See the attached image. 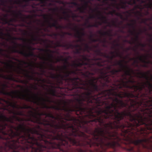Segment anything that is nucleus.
<instances>
[{
    "mask_svg": "<svg viewBox=\"0 0 152 152\" xmlns=\"http://www.w3.org/2000/svg\"><path fill=\"white\" fill-rule=\"evenodd\" d=\"M10 114H12L13 115H19L26 116V115L25 114L23 111H15L14 109L10 110L8 109H6Z\"/></svg>",
    "mask_w": 152,
    "mask_h": 152,
    "instance_id": "nucleus-26",
    "label": "nucleus"
},
{
    "mask_svg": "<svg viewBox=\"0 0 152 152\" xmlns=\"http://www.w3.org/2000/svg\"><path fill=\"white\" fill-rule=\"evenodd\" d=\"M0 71L1 72H11V71H9L8 70H4L3 69H0Z\"/></svg>",
    "mask_w": 152,
    "mask_h": 152,
    "instance_id": "nucleus-63",
    "label": "nucleus"
},
{
    "mask_svg": "<svg viewBox=\"0 0 152 152\" xmlns=\"http://www.w3.org/2000/svg\"><path fill=\"white\" fill-rule=\"evenodd\" d=\"M44 105L41 107L42 108H45L46 109H54L55 105L48 106L47 104H44Z\"/></svg>",
    "mask_w": 152,
    "mask_h": 152,
    "instance_id": "nucleus-41",
    "label": "nucleus"
},
{
    "mask_svg": "<svg viewBox=\"0 0 152 152\" xmlns=\"http://www.w3.org/2000/svg\"><path fill=\"white\" fill-rule=\"evenodd\" d=\"M95 52L98 56H103L104 58H108L109 57V55L107 54L106 53H104L102 52L101 50L99 49H97L95 51Z\"/></svg>",
    "mask_w": 152,
    "mask_h": 152,
    "instance_id": "nucleus-30",
    "label": "nucleus"
},
{
    "mask_svg": "<svg viewBox=\"0 0 152 152\" xmlns=\"http://www.w3.org/2000/svg\"><path fill=\"white\" fill-rule=\"evenodd\" d=\"M80 56L81 62H74L71 65L74 68L72 70H69L66 65L61 68L58 66V69H57L51 64H49V69L62 72L64 74L63 81L66 84L67 90L73 93L72 95L84 97L95 103L97 100L93 94L99 89L96 84L98 79L94 77L90 79L91 75H94V73L90 72L91 69L88 65L91 60L84 55H80Z\"/></svg>",
    "mask_w": 152,
    "mask_h": 152,
    "instance_id": "nucleus-3",
    "label": "nucleus"
},
{
    "mask_svg": "<svg viewBox=\"0 0 152 152\" xmlns=\"http://www.w3.org/2000/svg\"><path fill=\"white\" fill-rule=\"evenodd\" d=\"M63 14L66 15V16L61 17H60L61 19H64L65 20L69 21V18L70 17V15L69 14V12L65 11H64Z\"/></svg>",
    "mask_w": 152,
    "mask_h": 152,
    "instance_id": "nucleus-34",
    "label": "nucleus"
},
{
    "mask_svg": "<svg viewBox=\"0 0 152 152\" xmlns=\"http://www.w3.org/2000/svg\"><path fill=\"white\" fill-rule=\"evenodd\" d=\"M40 50L42 51L48 53V56L49 58H46L45 56L41 57L39 56V59L41 60H42L45 61H47L48 60H49L52 63L53 62V61L52 59H51L50 58H52L53 57V55L51 54H50L48 53H54V52L53 51L50 49H40Z\"/></svg>",
    "mask_w": 152,
    "mask_h": 152,
    "instance_id": "nucleus-20",
    "label": "nucleus"
},
{
    "mask_svg": "<svg viewBox=\"0 0 152 152\" xmlns=\"http://www.w3.org/2000/svg\"><path fill=\"white\" fill-rule=\"evenodd\" d=\"M70 12H71L72 13V15L71 17L73 18H77L78 17V16L76 14L72 13V12L71 11H70Z\"/></svg>",
    "mask_w": 152,
    "mask_h": 152,
    "instance_id": "nucleus-55",
    "label": "nucleus"
},
{
    "mask_svg": "<svg viewBox=\"0 0 152 152\" xmlns=\"http://www.w3.org/2000/svg\"><path fill=\"white\" fill-rule=\"evenodd\" d=\"M131 22H132L133 23H128L127 25L128 26L132 27L133 28V30L132 31L130 29L129 31V32L132 35L135 34V37L134 39V41H133L127 40L126 39L124 40V42H127L130 44L135 43V41H138L139 39V33H136V32L135 27V25L136 23V20H131Z\"/></svg>",
    "mask_w": 152,
    "mask_h": 152,
    "instance_id": "nucleus-14",
    "label": "nucleus"
},
{
    "mask_svg": "<svg viewBox=\"0 0 152 152\" xmlns=\"http://www.w3.org/2000/svg\"><path fill=\"white\" fill-rule=\"evenodd\" d=\"M17 115L8 118L2 114H1L0 118L2 123H0V134L11 143L14 141V145L20 151L38 152L39 149L37 147H40L41 145L34 135V133H38L35 129L27 126L24 123L17 127L12 124H15V121L19 122L31 121H32V118H21Z\"/></svg>",
    "mask_w": 152,
    "mask_h": 152,
    "instance_id": "nucleus-5",
    "label": "nucleus"
},
{
    "mask_svg": "<svg viewBox=\"0 0 152 152\" xmlns=\"http://www.w3.org/2000/svg\"><path fill=\"white\" fill-rule=\"evenodd\" d=\"M12 15L14 17H15L17 18H20L21 19L22 21L23 22H26V18H28L30 17V16L28 15L26 16V17H23V15L21 11L20 10L16 11H15V12L13 13Z\"/></svg>",
    "mask_w": 152,
    "mask_h": 152,
    "instance_id": "nucleus-22",
    "label": "nucleus"
},
{
    "mask_svg": "<svg viewBox=\"0 0 152 152\" xmlns=\"http://www.w3.org/2000/svg\"><path fill=\"white\" fill-rule=\"evenodd\" d=\"M27 109H30L33 110L34 112L36 111V109H35L34 108H33L32 107H31L30 106H28L27 105Z\"/></svg>",
    "mask_w": 152,
    "mask_h": 152,
    "instance_id": "nucleus-59",
    "label": "nucleus"
},
{
    "mask_svg": "<svg viewBox=\"0 0 152 152\" xmlns=\"http://www.w3.org/2000/svg\"><path fill=\"white\" fill-rule=\"evenodd\" d=\"M126 4L131 5H134L132 2H131V1H130V0L128 1H124L122 0L121 1V4L123 5H126Z\"/></svg>",
    "mask_w": 152,
    "mask_h": 152,
    "instance_id": "nucleus-39",
    "label": "nucleus"
},
{
    "mask_svg": "<svg viewBox=\"0 0 152 152\" xmlns=\"http://www.w3.org/2000/svg\"><path fill=\"white\" fill-rule=\"evenodd\" d=\"M12 43L14 44L15 46L12 48V51L13 53H18L25 57H29L30 56H34V54L31 50H34V48H33L32 47L29 45H28L27 46L28 49L30 50L28 53H27L24 50H20L17 49V48L18 46H22L23 48H25L26 46L24 45H22L20 44H18L13 41H12Z\"/></svg>",
    "mask_w": 152,
    "mask_h": 152,
    "instance_id": "nucleus-11",
    "label": "nucleus"
},
{
    "mask_svg": "<svg viewBox=\"0 0 152 152\" xmlns=\"http://www.w3.org/2000/svg\"><path fill=\"white\" fill-rule=\"evenodd\" d=\"M49 10L50 11H52L53 12H55L58 11V7H56L55 8H50L49 9Z\"/></svg>",
    "mask_w": 152,
    "mask_h": 152,
    "instance_id": "nucleus-51",
    "label": "nucleus"
},
{
    "mask_svg": "<svg viewBox=\"0 0 152 152\" xmlns=\"http://www.w3.org/2000/svg\"><path fill=\"white\" fill-rule=\"evenodd\" d=\"M82 44L84 45V48L83 49V51H86L88 52H89L90 50L91 49V48L89 46V45L87 43H82Z\"/></svg>",
    "mask_w": 152,
    "mask_h": 152,
    "instance_id": "nucleus-36",
    "label": "nucleus"
},
{
    "mask_svg": "<svg viewBox=\"0 0 152 152\" xmlns=\"http://www.w3.org/2000/svg\"><path fill=\"white\" fill-rule=\"evenodd\" d=\"M98 32L99 34L102 36L107 35L110 37L112 36V35L111 34V31H109L102 32L101 31H98Z\"/></svg>",
    "mask_w": 152,
    "mask_h": 152,
    "instance_id": "nucleus-33",
    "label": "nucleus"
},
{
    "mask_svg": "<svg viewBox=\"0 0 152 152\" xmlns=\"http://www.w3.org/2000/svg\"><path fill=\"white\" fill-rule=\"evenodd\" d=\"M12 62V61L11 60H9L8 62H5L0 60V63L4 64L6 65L7 67H10V68L12 67V66L10 64V63Z\"/></svg>",
    "mask_w": 152,
    "mask_h": 152,
    "instance_id": "nucleus-37",
    "label": "nucleus"
},
{
    "mask_svg": "<svg viewBox=\"0 0 152 152\" xmlns=\"http://www.w3.org/2000/svg\"><path fill=\"white\" fill-rule=\"evenodd\" d=\"M140 7V4H138V5H136L135 6H134V8L132 9V11H134L135 10H136L137 9H139V8Z\"/></svg>",
    "mask_w": 152,
    "mask_h": 152,
    "instance_id": "nucleus-57",
    "label": "nucleus"
},
{
    "mask_svg": "<svg viewBox=\"0 0 152 152\" xmlns=\"http://www.w3.org/2000/svg\"><path fill=\"white\" fill-rule=\"evenodd\" d=\"M3 30L2 29L1 31H0V38L2 39H5V38L4 37V36H7L9 38L6 39V40L8 41L9 39L10 40H16L18 39L21 40L24 42H26L27 41V39H26L24 38H17L16 37H12L11 35L9 33H7V34H4L3 31Z\"/></svg>",
    "mask_w": 152,
    "mask_h": 152,
    "instance_id": "nucleus-18",
    "label": "nucleus"
},
{
    "mask_svg": "<svg viewBox=\"0 0 152 152\" xmlns=\"http://www.w3.org/2000/svg\"><path fill=\"white\" fill-rule=\"evenodd\" d=\"M6 103L8 105L13 109L15 108L17 109H23V106H20L17 104V102H10L9 101H7L6 102Z\"/></svg>",
    "mask_w": 152,
    "mask_h": 152,
    "instance_id": "nucleus-27",
    "label": "nucleus"
},
{
    "mask_svg": "<svg viewBox=\"0 0 152 152\" xmlns=\"http://www.w3.org/2000/svg\"><path fill=\"white\" fill-rule=\"evenodd\" d=\"M94 60L95 61H99V62L95 63H91L90 61V64L88 65L90 68L91 71L92 72V73H94V75L96 73L99 74V77H95L98 79L96 84L98 86L99 88L98 91H95V92H101L100 89L98 85V82L100 83V85L102 87H109V84L108 83L111 81V79L110 78V72L111 70V66L110 65H107L106 66L102 68H98L95 67V65L99 66H103L105 65V62L108 63L110 62L109 60H103L102 58H94Z\"/></svg>",
    "mask_w": 152,
    "mask_h": 152,
    "instance_id": "nucleus-7",
    "label": "nucleus"
},
{
    "mask_svg": "<svg viewBox=\"0 0 152 152\" xmlns=\"http://www.w3.org/2000/svg\"><path fill=\"white\" fill-rule=\"evenodd\" d=\"M139 39H138V41H135V42H138L139 43V45L141 47H142V48H144V47H145L146 46V45L144 44H142L141 43H139Z\"/></svg>",
    "mask_w": 152,
    "mask_h": 152,
    "instance_id": "nucleus-54",
    "label": "nucleus"
},
{
    "mask_svg": "<svg viewBox=\"0 0 152 152\" xmlns=\"http://www.w3.org/2000/svg\"><path fill=\"white\" fill-rule=\"evenodd\" d=\"M91 0H80V1L83 2L84 5L82 7H78L77 10L81 13H85V10L88 6V3L90 2Z\"/></svg>",
    "mask_w": 152,
    "mask_h": 152,
    "instance_id": "nucleus-23",
    "label": "nucleus"
},
{
    "mask_svg": "<svg viewBox=\"0 0 152 152\" xmlns=\"http://www.w3.org/2000/svg\"><path fill=\"white\" fill-rule=\"evenodd\" d=\"M24 1L25 3L21 5L22 7L26 9L31 7L33 9H35L31 11L34 13H36L39 10L37 7L40 4H41L42 7H44L47 4V0H24Z\"/></svg>",
    "mask_w": 152,
    "mask_h": 152,
    "instance_id": "nucleus-9",
    "label": "nucleus"
},
{
    "mask_svg": "<svg viewBox=\"0 0 152 152\" xmlns=\"http://www.w3.org/2000/svg\"><path fill=\"white\" fill-rule=\"evenodd\" d=\"M115 15L118 16L120 17V18L121 19H124L123 15L121 13L117 12L116 13V14Z\"/></svg>",
    "mask_w": 152,
    "mask_h": 152,
    "instance_id": "nucleus-50",
    "label": "nucleus"
},
{
    "mask_svg": "<svg viewBox=\"0 0 152 152\" xmlns=\"http://www.w3.org/2000/svg\"><path fill=\"white\" fill-rule=\"evenodd\" d=\"M56 45L57 47H63L66 48L67 49L71 48L73 49L74 48L80 49V50H83V48L81 46L78 44L74 45L71 43L68 44H61L60 42L57 41L56 43Z\"/></svg>",
    "mask_w": 152,
    "mask_h": 152,
    "instance_id": "nucleus-16",
    "label": "nucleus"
},
{
    "mask_svg": "<svg viewBox=\"0 0 152 152\" xmlns=\"http://www.w3.org/2000/svg\"><path fill=\"white\" fill-rule=\"evenodd\" d=\"M62 59H63V56H61V58H58L56 59V61L55 62V63L59 62L60 61H62Z\"/></svg>",
    "mask_w": 152,
    "mask_h": 152,
    "instance_id": "nucleus-58",
    "label": "nucleus"
},
{
    "mask_svg": "<svg viewBox=\"0 0 152 152\" xmlns=\"http://www.w3.org/2000/svg\"><path fill=\"white\" fill-rule=\"evenodd\" d=\"M1 20L3 22V24H7L9 25H12L11 23L15 22L17 21V19L15 17L11 18L9 20H8V18H1Z\"/></svg>",
    "mask_w": 152,
    "mask_h": 152,
    "instance_id": "nucleus-25",
    "label": "nucleus"
},
{
    "mask_svg": "<svg viewBox=\"0 0 152 152\" xmlns=\"http://www.w3.org/2000/svg\"><path fill=\"white\" fill-rule=\"evenodd\" d=\"M66 34L69 35H71L72 34L69 32H64V34L62 35V37H64V34Z\"/></svg>",
    "mask_w": 152,
    "mask_h": 152,
    "instance_id": "nucleus-62",
    "label": "nucleus"
},
{
    "mask_svg": "<svg viewBox=\"0 0 152 152\" xmlns=\"http://www.w3.org/2000/svg\"><path fill=\"white\" fill-rule=\"evenodd\" d=\"M68 58H63L62 61H64V63L65 64V65H67L68 66V67H69V66L70 65V64L68 61ZM64 65H65V64Z\"/></svg>",
    "mask_w": 152,
    "mask_h": 152,
    "instance_id": "nucleus-46",
    "label": "nucleus"
},
{
    "mask_svg": "<svg viewBox=\"0 0 152 152\" xmlns=\"http://www.w3.org/2000/svg\"><path fill=\"white\" fill-rule=\"evenodd\" d=\"M72 30L76 32V34L75 35V37L79 39L78 41L82 43L84 40V39L83 38V37L86 35V33L84 31V29L82 28L81 30L83 31H80L78 29L77 27L75 26L74 27H72Z\"/></svg>",
    "mask_w": 152,
    "mask_h": 152,
    "instance_id": "nucleus-17",
    "label": "nucleus"
},
{
    "mask_svg": "<svg viewBox=\"0 0 152 152\" xmlns=\"http://www.w3.org/2000/svg\"><path fill=\"white\" fill-rule=\"evenodd\" d=\"M133 13H134L136 15L137 17L138 16L140 17H142L143 16L142 14L141 11H137L135 12H134Z\"/></svg>",
    "mask_w": 152,
    "mask_h": 152,
    "instance_id": "nucleus-47",
    "label": "nucleus"
},
{
    "mask_svg": "<svg viewBox=\"0 0 152 152\" xmlns=\"http://www.w3.org/2000/svg\"><path fill=\"white\" fill-rule=\"evenodd\" d=\"M73 1H72L70 2H69L67 3L68 4H72L73 5L75 6H79V4L76 2L75 1V0H72Z\"/></svg>",
    "mask_w": 152,
    "mask_h": 152,
    "instance_id": "nucleus-45",
    "label": "nucleus"
},
{
    "mask_svg": "<svg viewBox=\"0 0 152 152\" xmlns=\"http://www.w3.org/2000/svg\"><path fill=\"white\" fill-rule=\"evenodd\" d=\"M95 18V16L94 15H90L88 17V19H86V22L85 23V26H86L87 28H89L92 27L98 28L99 25H101L102 23L100 22H96L94 24H90L89 23V19H93Z\"/></svg>",
    "mask_w": 152,
    "mask_h": 152,
    "instance_id": "nucleus-19",
    "label": "nucleus"
},
{
    "mask_svg": "<svg viewBox=\"0 0 152 152\" xmlns=\"http://www.w3.org/2000/svg\"><path fill=\"white\" fill-rule=\"evenodd\" d=\"M0 1L1 2L0 5L4 7L7 6V4L8 1L12 4H19L21 3L20 1L19 0H9L8 1L7 0H0Z\"/></svg>",
    "mask_w": 152,
    "mask_h": 152,
    "instance_id": "nucleus-24",
    "label": "nucleus"
},
{
    "mask_svg": "<svg viewBox=\"0 0 152 152\" xmlns=\"http://www.w3.org/2000/svg\"><path fill=\"white\" fill-rule=\"evenodd\" d=\"M32 40L33 41H36L38 40H41L43 42H45V40L42 39H41L38 37L34 34H32L31 35Z\"/></svg>",
    "mask_w": 152,
    "mask_h": 152,
    "instance_id": "nucleus-35",
    "label": "nucleus"
},
{
    "mask_svg": "<svg viewBox=\"0 0 152 152\" xmlns=\"http://www.w3.org/2000/svg\"><path fill=\"white\" fill-rule=\"evenodd\" d=\"M99 8L98 6H96L94 9L92 8H91L90 9L93 12H97L98 13V14L96 15L97 18L102 20V23L108 24V26L110 27L112 25L116 27H119L120 24L117 23L116 21L114 20H112L111 22L112 24L110 23L108 21V19L106 17L103 15L101 11L99 10Z\"/></svg>",
    "mask_w": 152,
    "mask_h": 152,
    "instance_id": "nucleus-12",
    "label": "nucleus"
},
{
    "mask_svg": "<svg viewBox=\"0 0 152 152\" xmlns=\"http://www.w3.org/2000/svg\"><path fill=\"white\" fill-rule=\"evenodd\" d=\"M130 60H134V63H138V61H137V60L135 58H130Z\"/></svg>",
    "mask_w": 152,
    "mask_h": 152,
    "instance_id": "nucleus-64",
    "label": "nucleus"
},
{
    "mask_svg": "<svg viewBox=\"0 0 152 152\" xmlns=\"http://www.w3.org/2000/svg\"><path fill=\"white\" fill-rule=\"evenodd\" d=\"M93 35L91 32V35L90 36V39L91 42H95L101 40L99 39H95L93 38Z\"/></svg>",
    "mask_w": 152,
    "mask_h": 152,
    "instance_id": "nucleus-38",
    "label": "nucleus"
},
{
    "mask_svg": "<svg viewBox=\"0 0 152 152\" xmlns=\"http://www.w3.org/2000/svg\"><path fill=\"white\" fill-rule=\"evenodd\" d=\"M82 50H80V49L76 48L75 49V53L80 54V56L81 57V58H79L78 60L80 61V59L82 58V57L80 56V54L81 53V51Z\"/></svg>",
    "mask_w": 152,
    "mask_h": 152,
    "instance_id": "nucleus-44",
    "label": "nucleus"
},
{
    "mask_svg": "<svg viewBox=\"0 0 152 152\" xmlns=\"http://www.w3.org/2000/svg\"><path fill=\"white\" fill-rule=\"evenodd\" d=\"M150 71L139 72L137 77L143 78L145 82H138L137 85H130L136 81L131 76L122 75L115 81V91L117 94L127 93L132 96L120 97L124 105L109 98L102 102L97 114H101L106 129L120 130L121 137L116 134L119 140H152V75Z\"/></svg>",
    "mask_w": 152,
    "mask_h": 152,
    "instance_id": "nucleus-1",
    "label": "nucleus"
},
{
    "mask_svg": "<svg viewBox=\"0 0 152 152\" xmlns=\"http://www.w3.org/2000/svg\"><path fill=\"white\" fill-rule=\"evenodd\" d=\"M113 45H114V46H113L112 47V49H115V47H120V44L117 43L115 44H114V43L113 44Z\"/></svg>",
    "mask_w": 152,
    "mask_h": 152,
    "instance_id": "nucleus-56",
    "label": "nucleus"
},
{
    "mask_svg": "<svg viewBox=\"0 0 152 152\" xmlns=\"http://www.w3.org/2000/svg\"><path fill=\"white\" fill-rule=\"evenodd\" d=\"M0 77H1L2 78H4V79H8V80H11L13 78L12 75H11L9 76L8 77H7L5 75H4L3 74H0Z\"/></svg>",
    "mask_w": 152,
    "mask_h": 152,
    "instance_id": "nucleus-42",
    "label": "nucleus"
},
{
    "mask_svg": "<svg viewBox=\"0 0 152 152\" xmlns=\"http://www.w3.org/2000/svg\"><path fill=\"white\" fill-rule=\"evenodd\" d=\"M118 71L117 69H113L109 73L110 74V78L111 79V81L108 83L109 87L111 88L110 89L102 91L101 92H99V94L95 95V99L97 100V102H95V104L98 106V107H101L103 105L101 104L102 102L106 100L107 98H109L112 101H115L120 104V105H124V104L123 102L121 100H119L117 98V96L120 97L126 96H132V94L126 92H121L117 94L115 92V88L114 87L116 84V81L122 77V75L121 77H119L118 75Z\"/></svg>",
    "mask_w": 152,
    "mask_h": 152,
    "instance_id": "nucleus-6",
    "label": "nucleus"
},
{
    "mask_svg": "<svg viewBox=\"0 0 152 152\" xmlns=\"http://www.w3.org/2000/svg\"><path fill=\"white\" fill-rule=\"evenodd\" d=\"M4 51V49L0 48V55L2 56H4L6 57L7 58L9 59L11 58V56L10 55L7 54H5L3 53Z\"/></svg>",
    "mask_w": 152,
    "mask_h": 152,
    "instance_id": "nucleus-40",
    "label": "nucleus"
},
{
    "mask_svg": "<svg viewBox=\"0 0 152 152\" xmlns=\"http://www.w3.org/2000/svg\"><path fill=\"white\" fill-rule=\"evenodd\" d=\"M75 105L69 107L66 101L62 107L54 109L63 111L61 115L63 127L56 130L61 139V148L67 152H115L117 136L105 128L101 114H97L99 107L92 100L77 97Z\"/></svg>",
    "mask_w": 152,
    "mask_h": 152,
    "instance_id": "nucleus-2",
    "label": "nucleus"
},
{
    "mask_svg": "<svg viewBox=\"0 0 152 152\" xmlns=\"http://www.w3.org/2000/svg\"><path fill=\"white\" fill-rule=\"evenodd\" d=\"M148 1H149V3L148 4H147L146 5V8H149L150 9H152V0H147Z\"/></svg>",
    "mask_w": 152,
    "mask_h": 152,
    "instance_id": "nucleus-43",
    "label": "nucleus"
},
{
    "mask_svg": "<svg viewBox=\"0 0 152 152\" xmlns=\"http://www.w3.org/2000/svg\"><path fill=\"white\" fill-rule=\"evenodd\" d=\"M110 5H109V6L108 7V8H110ZM111 6L112 7L116 8L117 9L119 10L120 8L122 9H126L128 7L127 5H123L122 4H118L116 3H114L111 4Z\"/></svg>",
    "mask_w": 152,
    "mask_h": 152,
    "instance_id": "nucleus-28",
    "label": "nucleus"
},
{
    "mask_svg": "<svg viewBox=\"0 0 152 152\" xmlns=\"http://www.w3.org/2000/svg\"><path fill=\"white\" fill-rule=\"evenodd\" d=\"M59 34L57 33H53L52 35H50V36H53L56 37L57 36L59 35Z\"/></svg>",
    "mask_w": 152,
    "mask_h": 152,
    "instance_id": "nucleus-61",
    "label": "nucleus"
},
{
    "mask_svg": "<svg viewBox=\"0 0 152 152\" xmlns=\"http://www.w3.org/2000/svg\"><path fill=\"white\" fill-rule=\"evenodd\" d=\"M50 77L52 79H56L57 80V83L59 85L64 84L63 79H64L62 75L59 74L56 75L51 73Z\"/></svg>",
    "mask_w": 152,
    "mask_h": 152,
    "instance_id": "nucleus-21",
    "label": "nucleus"
},
{
    "mask_svg": "<svg viewBox=\"0 0 152 152\" xmlns=\"http://www.w3.org/2000/svg\"><path fill=\"white\" fill-rule=\"evenodd\" d=\"M27 116L32 118L31 121L38 124L34 128L38 132L34 133L40 147L38 152H67L61 148L58 142L61 139L56 130L63 127L61 115L57 114L55 117L51 112L40 113L30 110Z\"/></svg>",
    "mask_w": 152,
    "mask_h": 152,
    "instance_id": "nucleus-4",
    "label": "nucleus"
},
{
    "mask_svg": "<svg viewBox=\"0 0 152 152\" xmlns=\"http://www.w3.org/2000/svg\"><path fill=\"white\" fill-rule=\"evenodd\" d=\"M149 2V3H148V4H149V1H148ZM140 3L141 4H144V3H145V4L144 5V7L145 8H146V6H145V5L147 4H148V3H147V1H146V0H140Z\"/></svg>",
    "mask_w": 152,
    "mask_h": 152,
    "instance_id": "nucleus-52",
    "label": "nucleus"
},
{
    "mask_svg": "<svg viewBox=\"0 0 152 152\" xmlns=\"http://www.w3.org/2000/svg\"><path fill=\"white\" fill-rule=\"evenodd\" d=\"M43 17L44 19L47 20V21L48 23L49 27L50 28L53 27L57 29L67 28L72 29V26L74 25V24L71 23H69L67 26H65L59 25L58 24L57 20L54 19L51 15L49 16L47 15H44Z\"/></svg>",
    "mask_w": 152,
    "mask_h": 152,
    "instance_id": "nucleus-10",
    "label": "nucleus"
},
{
    "mask_svg": "<svg viewBox=\"0 0 152 152\" xmlns=\"http://www.w3.org/2000/svg\"><path fill=\"white\" fill-rule=\"evenodd\" d=\"M147 21V19L146 18L142 19V23L145 24V23H146V22Z\"/></svg>",
    "mask_w": 152,
    "mask_h": 152,
    "instance_id": "nucleus-60",
    "label": "nucleus"
},
{
    "mask_svg": "<svg viewBox=\"0 0 152 152\" xmlns=\"http://www.w3.org/2000/svg\"><path fill=\"white\" fill-rule=\"evenodd\" d=\"M124 61V60H120L119 61H117L115 62L113 65L114 66L119 65L121 67V68L118 70V72L123 71L124 72V74L126 75L131 76V72L134 73L133 70L131 69L129 66L124 65L123 62Z\"/></svg>",
    "mask_w": 152,
    "mask_h": 152,
    "instance_id": "nucleus-13",
    "label": "nucleus"
},
{
    "mask_svg": "<svg viewBox=\"0 0 152 152\" xmlns=\"http://www.w3.org/2000/svg\"><path fill=\"white\" fill-rule=\"evenodd\" d=\"M20 70L22 71V72H21L20 71H19L18 72V73L19 74H23L24 76V77H26L29 80H37L38 81H41L42 82L45 83L46 80L45 79H38V78H36L33 75H30L29 74V72L25 69H23L21 68L20 69Z\"/></svg>",
    "mask_w": 152,
    "mask_h": 152,
    "instance_id": "nucleus-15",
    "label": "nucleus"
},
{
    "mask_svg": "<svg viewBox=\"0 0 152 152\" xmlns=\"http://www.w3.org/2000/svg\"><path fill=\"white\" fill-rule=\"evenodd\" d=\"M110 53L112 55V56H109V57L108 58L110 59L111 60H112L114 58L116 57H119L120 58H122V56L119 53V50H118V52L111 51Z\"/></svg>",
    "mask_w": 152,
    "mask_h": 152,
    "instance_id": "nucleus-29",
    "label": "nucleus"
},
{
    "mask_svg": "<svg viewBox=\"0 0 152 152\" xmlns=\"http://www.w3.org/2000/svg\"><path fill=\"white\" fill-rule=\"evenodd\" d=\"M6 84L3 85V88L0 93L4 95H7L11 96L12 98H16L21 99L24 100L26 101L33 102L38 105L42 107L44 105V104H47L46 102L51 103L52 101L50 99V98L46 96V98H44L42 96H39L38 94L33 93L28 89H26L27 94H22L20 92L12 91L11 92L6 91L5 87L7 86Z\"/></svg>",
    "mask_w": 152,
    "mask_h": 152,
    "instance_id": "nucleus-8",
    "label": "nucleus"
},
{
    "mask_svg": "<svg viewBox=\"0 0 152 152\" xmlns=\"http://www.w3.org/2000/svg\"><path fill=\"white\" fill-rule=\"evenodd\" d=\"M11 6H8L7 7L9 8V9L7 10L6 9H3V10L4 11H5L7 12L10 13L12 15L15 12V11L12 10V9L13 8V4H11Z\"/></svg>",
    "mask_w": 152,
    "mask_h": 152,
    "instance_id": "nucleus-32",
    "label": "nucleus"
},
{
    "mask_svg": "<svg viewBox=\"0 0 152 152\" xmlns=\"http://www.w3.org/2000/svg\"><path fill=\"white\" fill-rule=\"evenodd\" d=\"M51 95L53 96H56V91L55 89H51L50 91Z\"/></svg>",
    "mask_w": 152,
    "mask_h": 152,
    "instance_id": "nucleus-48",
    "label": "nucleus"
},
{
    "mask_svg": "<svg viewBox=\"0 0 152 152\" xmlns=\"http://www.w3.org/2000/svg\"><path fill=\"white\" fill-rule=\"evenodd\" d=\"M147 58V57L145 56H139L137 57V58L143 63L145 64H149L150 63V61H146L145 60Z\"/></svg>",
    "mask_w": 152,
    "mask_h": 152,
    "instance_id": "nucleus-31",
    "label": "nucleus"
},
{
    "mask_svg": "<svg viewBox=\"0 0 152 152\" xmlns=\"http://www.w3.org/2000/svg\"><path fill=\"white\" fill-rule=\"evenodd\" d=\"M53 2L58 3L59 4H64V2L63 1L60 0H53Z\"/></svg>",
    "mask_w": 152,
    "mask_h": 152,
    "instance_id": "nucleus-49",
    "label": "nucleus"
},
{
    "mask_svg": "<svg viewBox=\"0 0 152 152\" xmlns=\"http://www.w3.org/2000/svg\"><path fill=\"white\" fill-rule=\"evenodd\" d=\"M20 62L24 64H28L29 66H32V64L28 63L27 62L25 61H21Z\"/></svg>",
    "mask_w": 152,
    "mask_h": 152,
    "instance_id": "nucleus-53",
    "label": "nucleus"
}]
</instances>
